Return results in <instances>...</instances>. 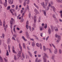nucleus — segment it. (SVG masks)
I'll list each match as a JSON object with an SVG mask.
<instances>
[{
  "label": "nucleus",
  "mask_w": 62,
  "mask_h": 62,
  "mask_svg": "<svg viewBox=\"0 0 62 62\" xmlns=\"http://www.w3.org/2000/svg\"><path fill=\"white\" fill-rule=\"evenodd\" d=\"M46 5H45V6L44 5V7H45V8H45L46 10H48L49 9V7H50V4H49V5L48 6V7H47V3H46Z\"/></svg>",
  "instance_id": "obj_1"
},
{
  "label": "nucleus",
  "mask_w": 62,
  "mask_h": 62,
  "mask_svg": "<svg viewBox=\"0 0 62 62\" xmlns=\"http://www.w3.org/2000/svg\"><path fill=\"white\" fill-rule=\"evenodd\" d=\"M55 38H57V37H58V40H57L56 42H58L60 40V39H61L60 36H58V35H57L56 34H55Z\"/></svg>",
  "instance_id": "obj_2"
},
{
  "label": "nucleus",
  "mask_w": 62,
  "mask_h": 62,
  "mask_svg": "<svg viewBox=\"0 0 62 62\" xmlns=\"http://www.w3.org/2000/svg\"><path fill=\"white\" fill-rule=\"evenodd\" d=\"M29 0H25L24 2L23 5L24 6H25L26 5V3L27 5H28L29 4Z\"/></svg>",
  "instance_id": "obj_3"
},
{
  "label": "nucleus",
  "mask_w": 62,
  "mask_h": 62,
  "mask_svg": "<svg viewBox=\"0 0 62 62\" xmlns=\"http://www.w3.org/2000/svg\"><path fill=\"white\" fill-rule=\"evenodd\" d=\"M5 2H4L3 4V5L5 6V7H7V0H5Z\"/></svg>",
  "instance_id": "obj_4"
},
{
  "label": "nucleus",
  "mask_w": 62,
  "mask_h": 62,
  "mask_svg": "<svg viewBox=\"0 0 62 62\" xmlns=\"http://www.w3.org/2000/svg\"><path fill=\"white\" fill-rule=\"evenodd\" d=\"M11 20L10 21V23H13L14 22H15V20L13 19V18H11Z\"/></svg>",
  "instance_id": "obj_5"
},
{
  "label": "nucleus",
  "mask_w": 62,
  "mask_h": 62,
  "mask_svg": "<svg viewBox=\"0 0 62 62\" xmlns=\"http://www.w3.org/2000/svg\"><path fill=\"white\" fill-rule=\"evenodd\" d=\"M43 58L44 59V62H46V58H45L44 56H43Z\"/></svg>",
  "instance_id": "obj_6"
},
{
  "label": "nucleus",
  "mask_w": 62,
  "mask_h": 62,
  "mask_svg": "<svg viewBox=\"0 0 62 62\" xmlns=\"http://www.w3.org/2000/svg\"><path fill=\"white\" fill-rule=\"evenodd\" d=\"M48 32L49 34H51V29H50V28H49L48 30Z\"/></svg>",
  "instance_id": "obj_7"
},
{
  "label": "nucleus",
  "mask_w": 62,
  "mask_h": 62,
  "mask_svg": "<svg viewBox=\"0 0 62 62\" xmlns=\"http://www.w3.org/2000/svg\"><path fill=\"white\" fill-rule=\"evenodd\" d=\"M48 50L49 51L50 53H52V52L51 51V50L48 48H46V49H45V51H46V50Z\"/></svg>",
  "instance_id": "obj_8"
},
{
  "label": "nucleus",
  "mask_w": 62,
  "mask_h": 62,
  "mask_svg": "<svg viewBox=\"0 0 62 62\" xmlns=\"http://www.w3.org/2000/svg\"><path fill=\"white\" fill-rule=\"evenodd\" d=\"M28 53L30 56L31 57H32V54L31 53V52L29 51H28Z\"/></svg>",
  "instance_id": "obj_9"
},
{
  "label": "nucleus",
  "mask_w": 62,
  "mask_h": 62,
  "mask_svg": "<svg viewBox=\"0 0 62 62\" xmlns=\"http://www.w3.org/2000/svg\"><path fill=\"white\" fill-rule=\"evenodd\" d=\"M43 56H44L45 57V58H46V57H47V58H48V56H47V54H46L45 53H44V55Z\"/></svg>",
  "instance_id": "obj_10"
},
{
  "label": "nucleus",
  "mask_w": 62,
  "mask_h": 62,
  "mask_svg": "<svg viewBox=\"0 0 62 62\" xmlns=\"http://www.w3.org/2000/svg\"><path fill=\"white\" fill-rule=\"evenodd\" d=\"M41 4L43 6V7L44 8H45V7H44V2H43L42 3H41Z\"/></svg>",
  "instance_id": "obj_11"
},
{
  "label": "nucleus",
  "mask_w": 62,
  "mask_h": 62,
  "mask_svg": "<svg viewBox=\"0 0 62 62\" xmlns=\"http://www.w3.org/2000/svg\"><path fill=\"white\" fill-rule=\"evenodd\" d=\"M10 23V27L11 28H12V24H13V23H11V22Z\"/></svg>",
  "instance_id": "obj_12"
},
{
  "label": "nucleus",
  "mask_w": 62,
  "mask_h": 62,
  "mask_svg": "<svg viewBox=\"0 0 62 62\" xmlns=\"http://www.w3.org/2000/svg\"><path fill=\"white\" fill-rule=\"evenodd\" d=\"M57 49H55V50L54 51V53L55 54H57Z\"/></svg>",
  "instance_id": "obj_13"
},
{
  "label": "nucleus",
  "mask_w": 62,
  "mask_h": 62,
  "mask_svg": "<svg viewBox=\"0 0 62 62\" xmlns=\"http://www.w3.org/2000/svg\"><path fill=\"white\" fill-rule=\"evenodd\" d=\"M42 11H43V12H44V13L45 16H46V12H45V11H44V10H42Z\"/></svg>",
  "instance_id": "obj_14"
},
{
  "label": "nucleus",
  "mask_w": 62,
  "mask_h": 62,
  "mask_svg": "<svg viewBox=\"0 0 62 62\" xmlns=\"http://www.w3.org/2000/svg\"><path fill=\"white\" fill-rule=\"evenodd\" d=\"M32 46H33V47L34 46H35V43H34V42H33L32 43Z\"/></svg>",
  "instance_id": "obj_15"
},
{
  "label": "nucleus",
  "mask_w": 62,
  "mask_h": 62,
  "mask_svg": "<svg viewBox=\"0 0 62 62\" xmlns=\"http://www.w3.org/2000/svg\"><path fill=\"white\" fill-rule=\"evenodd\" d=\"M36 45L37 46H38V47H39V44L38 43H37L36 44Z\"/></svg>",
  "instance_id": "obj_16"
},
{
  "label": "nucleus",
  "mask_w": 62,
  "mask_h": 62,
  "mask_svg": "<svg viewBox=\"0 0 62 62\" xmlns=\"http://www.w3.org/2000/svg\"><path fill=\"white\" fill-rule=\"evenodd\" d=\"M23 47L25 49V44L23 43Z\"/></svg>",
  "instance_id": "obj_17"
},
{
  "label": "nucleus",
  "mask_w": 62,
  "mask_h": 62,
  "mask_svg": "<svg viewBox=\"0 0 62 62\" xmlns=\"http://www.w3.org/2000/svg\"><path fill=\"white\" fill-rule=\"evenodd\" d=\"M12 52L13 53H14V54H17V52H15V51L14 50H13Z\"/></svg>",
  "instance_id": "obj_18"
},
{
  "label": "nucleus",
  "mask_w": 62,
  "mask_h": 62,
  "mask_svg": "<svg viewBox=\"0 0 62 62\" xmlns=\"http://www.w3.org/2000/svg\"><path fill=\"white\" fill-rule=\"evenodd\" d=\"M22 38L23 39V40H25V41H27V40H26V39H25V38H24V36H23L22 37Z\"/></svg>",
  "instance_id": "obj_19"
},
{
  "label": "nucleus",
  "mask_w": 62,
  "mask_h": 62,
  "mask_svg": "<svg viewBox=\"0 0 62 62\" xmlns=\"http://www.w3.org/2000/svg\"><path fill=\"white\" fill-rule=\"evenodd\" d=\"M59 54H61V53H62V51H61V50L60 49H59Z\"/></svg>",
  "instance_id": "obj_20"
},
{
  "label": "nucleus",
  "mask_w": 62,
  "mask_h": 62,
  "mask_svg": "<svg viewBox=\"0 0 62 62\" xmlns=\"http://www.w3.org/2000/svg\"><path fill=\"white\" fill-rule=\"evenodd\" d=\"M17 56L18 58L20 57V56H21V55L20 54H18L17 55Z\"/></svg>",
  "instance_id": "obj_21"
},
{
  "label": "nucleus",
  "mask_w": 62,
  "mask_h": 62,
  "mask_svg": "<svg viewBox=\"0 0 62 62\" xmlns=\"http://www.w3.org/2000/svg\"><path fill=\"white\" fill-rule=\"evenodd\" d=\"M14 60H16V57H17V56H16L15 55H14Z\"/></svg>",
  "instance_id": "obj_22"
},
{
  "label": "nucleus",
  "mask_w": 62,
  "mask_h": 62,
  "mask_svg": "<svg viewBox=\"0 0 62 62\" xmlns=\"http://www.w3.org/2000/svg\"><path fill=\"white\" fill-rule=\"evenodd\" d=\"M3 25L4 26H5V24H6V23H5V21H4L3 23Z\"/></svg>",
  "instance_id": "obj_23"
},
{
  "label": "nucleus",
  "mask_w": 62,
  "mask_h": 62,
  "mask_svg": "<svg viewBox=\"0 0 62 62\" xmlns=\"http://www.w3.org/2000/svg\"><path fill=\"white\" fill-rule=\"evenodd\" d=\"M10 6H9L8 8H7V10H9V9H10Z\"/></svg>",
  "instance_id": "obj_24"
},
{
  "label": "nucleus",
  "mask_w": 62,
  "mask_h": 62,
  "mask_svg": "<svg viewBox=\"0 0 62 62\" xmlns=\"http://www.w3.org/2000/svg\"><path fill=\"white\" fill-rule=\"evenodd\" d=\"M52 45V46L53 47H54V48H55V46H54V45L53 44H51Z\"/></svg>",
  "instance_id": "obj_25"
},
{
  "label": "nucleus",
  "mask_w": 62,
  "mask_h": 62,
  "mask_svg": "<svg viewBox=\"0 0 62 62\" xmlns=\"http://www.w3.org/2000/svg\"><path fill=\"white\" fill-rule=\"evenodd\" d=\"M4 60L6 62H8V60H7L6 58H4Z\"/></svg>",
  "instance_id": "obj_26"
},
{
  "label": "nucleus",
  "mask_w": 62,
  "mask_h": 62,
  "mask_svg": "<svg viewBox=\"0 0 62 62\" xmlns=\"http://www.w3.org/2000/svg\"><path fill=\"white\" fill-rule=\"evenodd\" d=\"M4 37H5V34H4L3 33L2 34V37L3 39L4 38Z\"/></svg>",
  "instance_id": "obj_27"
},
{
  "label": "nucleus",
  "mask_w": 62,
  "mask_h": 62,
  "mask_svg": "<svg viewBox=\"0 0 62 62\" xmlns=\"http://www.w3.org/2000/svg\"><path fill=\"white\" fill-rule=\"evenodd\" d=\"M43 50L44 51H45V46H44L43 47Z\"/></svg>",
  "instance_id": "obj_28"
},
{
  "label": "nucleus",
  "mask_w": 62,
  "mask_h": 62,
  "mask_svg": "<svg viewBox=\"0 0 62 62\" xmlns=\"http://www.w3.org/2000/svg\"><path fill=\"white\" fill-rule=\"evenodd\" d=\"M38 58H37L35 60V62H38Z\"/></svg>",
  "instance_id": "obj_29"
},
{
  "label": "nucleus",
  "mask_w": 62,
  "mask_h": 62,
  "mask_svg": "<svg viewBox=\"0 0 62 62\" xmlns=\"http://www.w3.org/2000/svg\"><path fill=\"white\" fill-rule=\"evenodd\" d=\"M52 17L54 18L55 17V15L54 14L52 15Z\"/></svg>",
  "instance_id": "obj_30"
},
{
  "label": "nucleus",
  "mask_w": 62,
  "mask_h": 62,
  "mask_svg": "<svg viewBox=\"0 0 62 62\" xmlns=\"http://www.w3.org/2000/svg\"><path fill=\"white\" fill-rule=\"evenodd\" d=\"M27 9L28 10H29V7L28 6V5H27Z\"/></svg>",
  "instance_id": "obj_31"
},
{
  "label": "nucleus",
  "mask_w": 62,
  "mask_h": 62,
  "mask_svg": "<svg viewBox=\"0 0 62 62\" xmlns=\"http://www.w3.org/2000/svg\"><path fill=\"white\" fill-rule=\"evenodd\" d=\"M54 56H53L52 57V58H51V59H52V60H53L54 59Z\"/></svg>",
  "instance_id": "obj_32"
},
{
  "label": "nucleus",
  "mask_w": 62,
  "mask_h": 62,
  "mask_svg": "<svg viewBox=\"0 0 62 62\" xmlns=\"http://www.w3.org/2000/svg\"><path fill=\"white\" fill-rule=\"evenodd\" d=\"M18 5H16V10H17V9H18Z\"/></svg>",
  "instance_id": "obj_33"
},
{
  "label": "nucleus",
  "mask_w": 62,
  "mask_h": 62,
  "mask_svg": "<svg viewBox=\"0 0 62 62\" xmlns=\"http://www.w3.org/2000/svg\"><path fill=\"white\" fill-rule=\"evenodd\" d=\"M29 18H30V17H31V14H30V13L29 14Z\"/></svg>",
  "instance_id": "obj_34"
},
{
  "label": "nucleus",
  "mask_w": 62,
  "mask_h": 62,
  "mask_svg": "<svg viewBox=\"0 0 62 62\" xmlns=\"http://www.w3.org/2000/svg\"><path fill=\"white\" fill-rule=\"evenodd\" d=\"M34 11L35 12H36L37 11H38V10L36 9H35Z\"/></svg>",
  "instance_id": "obj_35"
},
{
  "label": "nucleus",
  "mask_w": 62,
  "mask_h": 62,
  "mask_svg": "<svg viewBox=\"0 0 62 62\" xmlns=\"http://www.w3.org/2000/svg\"><path fill=\"white\" fill-rule=\"evenodd\" d=\"M40 49H41H41H42V46H41V44H40Z\"/></svg>",
  "instance_id": "obj_36"
},
{
  "label": "nucleus",
  "mask_w": 62,
  "mask_h": 62,
  "mask_svg": "<svg viewBox=\"0 0 62 62\" xmlns=\"http://www.w3.org/2000/svg\"><path fill=\"white\" fill-rule=\"evenodd\" d=\"M23 58L24 59L25 57H24V54H23Z\"/></svg>",
  "instance_id": "obj_37"
},
{
  "label": "nucleus",
  "mask_w": 62,
  "mask_h": 62,
  "mask_svg": "<svg viewBox=\"0 0 62 62\" xmlns=\"http://www.w3.org/2000/svg\"><path fill=\"white\" fill-rule=\"evenodd\" d=\"M37 51H35L34 52V54H37Z\"/></svg>",
  "instance_id": "obj_38"
},
{
  "label": "nucleus",
  "mask_w": 62,
  "mask_h": 62,
  "mask_svg": "<svg viewBox=\"0 0 62 62\" xmlns=\"http://www.w3.org/2000/svg\"><path fill=\"white\" fill-rule=\"evenodd\" d=\"M12 39H13L14 40H15V41H16V40H15V38H14V37H12Z\"/></svg>",
  "instance_id": "obj_39"
},
{
  "label": "nucleus",
  "mask_w": 62,
  "mask_h": 62,
  "mask_svg": "<svg viewBox=\"0 0 62 62\" xmlns=\"http://www.w3.org/2000/svg\"><path fill=\"white\" fill-rule=\"evenodd\" d=\"M53 27H54L53 26H51V28L53 30L54 29Z\"/></svg>",
  "instance_id": "obj_40"
},
{
  "label": "nucleus",
  "mask_w": 62,
  "mask_h": 62,
  "mask_svg": "<svg viewBox=\"0 0 62 62\" xmlns=\"http://www.w3.org/2000/svg\"><path fill=\"white\" fill-rule=\"evenodd\" d=\"M40 17H39V21H38V22H39H39H40Z\"/></svg>",
  "instance_id": "obj_41"
},
{
  "label": "nucleus",
  "mask_w": 62,
  "mask_h": 62,
  "mask_svg": "<svg viewBox=\"0 0 62 62\" xmlns=\"http://www.w3.org/2000/svg\"><path fill=\"white\" fill-rule=\"evenodd\" d=\"M19 48L21 49V51H22V47L21 46L19 47Z\"/></svg>",
  "instance_id": "obj_42"
},
{
  "label": "nucleus",
  "mask_w": 62,
  "mask_h": 62,
  "mask_svg": "<svg viewBox=\"0 0 62 62\" xmlns=\"http://www.w3.org/2000/svg\"><path fill=\"white\" fill-rule=\"evenodd\" d=\"M0 61L1 62H3V59H2V60H0Z\"/></svg>",
  "instance_id": "obj_43"
},
{
  "label": "nucleus",
  "mask_w": 62,
  "mask_h": 62,
  "mask_svg": "<svg viewBox=\"0 0 62 62\" xmlns=\"http://www.w3.org/2000/svg\"><path fill=\"white\" fill-rule=\"evenodd\" d=\"M53 10L54 11V12H55V8H54L53 9Z\"/></svg>",
  "instance_id": "obj_44"
},
{
  "label": "nucleus",
  "mask_w": 62,
  "mask_h": 62,
  "mask_svg": "<svg viewBox=\"0 0 62 62\" xmlns=\"http://www.w3.org/2000/svg\"><path fill=\"white\" fill-rule=\"evenodd\" d=\"M10 41V39H8V42H9Z\"/></svg>",
  "instance_id": "obj_45"
},
{
  "label": "nucleus",
  "mask_w": 62,
  "mask_h": 62,
  "mask_svg": "<svg viewBox=\"0 0 62 62\" xmlns=\"http://www.w3.org/2000/svg\"><path fill=\"white\" fill-rule=\"evenodd\" d=\"M56 1L58 2H61V1L59 0H57Z\"/></svg>",
  "instance_id": "obj_46"
},
{
  "label": "nucleus",
  "mask_w": 62,
  "mask_h": 62,
  "mask_svg": "<svg viewBox=\"0 0 62 62\" xmlns=\"http://www.w3.org/2000/svg\"><path fill=\"white\" fill-rule=\"evenodd\" d=\"M49 38V36L47 37L46 38V40H48V39Z\"/></svg>",
  "instance_id": "obj_47"
},
{
  "label": "nucleus",
  "mask_w": 62,
  "mask_h": 62,
  "mask_svg": "<svg viewBox=\"0 0 62 62\" xmlns=\"http://www.w3.org/2000/svg\"><path fill=\"white\" fill-rule=\"evenodd\" d=\"M55 21L56 22V23H58V20H56Z\"/></svg>",
  "instance_id": "obj_48"
},
{
  "label": "nucleus",
  "mask_w": 62,
  "mask_h": 62,
  "mask_svg": "<svg viewBox=\"0 0 62 62\" xmlns=\"http://www.w3.org/2000/svg\"><path fill=\"white\" fill-rule=\"evenodd\" d=\"M5 26H4V27H5V28H8V25H6Z\"/></svg>",
  "instance_id": "obj_49"
},
{
  "label": "nucleus",
  "mask_w": 62,
  "mask_h": 62,
  "mask_svg": "<svg viewBox=\"0 0 62 62\" xmlns=\"http://www.w3.org/2000/svg\"><path fill=\"white\" fill-rule=\"evenodd\" d=\"M42 35H43V33H41L40 34V35L41 37H42Z\"/></svg>",
  "instance_id": "obj_50"
},
{
  "label": "nucleus",
  "mask_w": 62,
  "mask_h": 62,
  "mask_svg": "<svg viewBox=\"0 0 62 62\" xmlns=\"http://www.w3.org/2000/svg\"><path fill=\"white\" fill-rule=\"evenodd\" d=\"M26 27L27 29H28V25H26Z\"/></svg>",
  "instance_id": "obj_51"
},
{
  "label": "nucleus",
  "mask_w": 62,
  "mask_h": 62,
  "mask_svg": "<svg viewBox=\"0 0 62 62\" xmlns=\"http://www.w3.org/2000/svg\"><path fill=\"white\" fill-rule=\"evenodd\" d=\"M2 23L1 22H0V25L2 26Z\"/></svg>",
  "instance_id": "obj_52"
},
{
  "label": "nucleus",
  "mask_w": 62,
  "mask_h": 62,
  "mask_svg": "<svg viewBox=\"0 0 62 62\" xmlns=\"http://www.w3.org/2000/svg\"><path fill=\"white\" fill-rule=\"evenodd\" d=\"M55 29V31H58V30L57 29Z\"/></svg>",
  "instance_id": "obj_53"
},
{
  "label": "nucleus",
  "mask_w": 62,
  "mask_h": 62,
  "mask_svg": "<svg viewBox=\"0 0 62 62\" xmlns=\"http://www.w3.org/2000/svg\"><path fill=\"white\" fill-rule=\"evenodd\" d=\"M13 31L15 33L16 31H15V28H13Z\"/></svg>",
  "instance_id": "obj_54"
},
{
  "label": "nucleus",
  "mask_w": 62,
  "mask_h": 62,
  "mask_svg": "<svg viewBox=\"0 0 62 62\" xmlns=\"http://www.w3.org/2000/svg\"><path fill=\"white\" fill-rule=\"evenodd\" d=\"M41 60H39L37 62H41Z\"/></svg>",
  "instance_id": "obj_55"
},
{
  "label": "nucleus",
  "mask_w": 62,
  "mask_h": 62,
  "mask_svg": "<svg viewBox=\"0 0 62 62\" xmlns=\"http://www.w3.org/2000/svg\"><path fill=\"white\" fill-rule=\"evenodd\" d=\"M24 21V20H23V19H22L21 20V23H22L23 22V21Z\"/></svg>",
  "instance_id": "obj_56"
},
{
  "label": "nucleus",
  "mask_w": 62,
  "mask_h": 62,
  "mask_svg": "<svg viewBox=\"0 0 62 62\" xmlns=\"http://www.w3.org/2000/svg\"><path fill=\"white\" fill-rule=\"evenodd\" d=\"M28 21H27L26 22V24H27V25H28Z\"/></svg>",
  "instance_id": "obj_57"
},
{
  "label": "nucleus",
  "mask_w": 62,
  "mask_h": 62,
  "mask_svg": "<svg viewBox=\"0 0 62 62\" xmlns=\"http://www.w3.org/2000/svg\"><path fill=\"white\" fill-rule=\"evenodd\" d=\"M23 33V31H20L19 32V33L21 34V33Z\"/></svg>",
  "instance_id": "obj_58"
},
{
  "label": "nucleus",
  "mask_w": 62,
  "mask_h": 62,
  "mask_svg": "<svg viewBox=\"0 0 62 62\" xmlns=\"http://www.w3.org/2000/svg\"><path fill=\"white\" fill-rule=\"evenodd\" d=\"M15 7V6H14V5H13L12 6V8H14Z\"/></svg>",
  "instance_id": "obj_59"
},
{
  "label": "nucleus",
  "mask_w": 62,
  "mask_h": 62,
  "mask_svg": "<svg viewBox=\"0 0 62 62\" xmlns=\"http://www.w3.org/2000/svg\"><path fill=\"white\" fill-rule=\"evenodd\" d=\"M38 57H41V55L40 54V55H38Z\"/></svg>",
  "instance_id": "obj_60"
},
{
  "label": "nucleus",
  "mask_w": 62,
  "mask_h": 62,
  "mask_svg": "<svg viewBox=\"0 0 62 62\" xmlns=\"http://www.w3.org/2000/svg\"><path fill=\"white\" fill-rule=\"evenodd\" d=\"M40 31H42V28L41 27H40Z\"/></svg>",
  "instance_id": "obj_61"
},
{
  "label": "nucleus",
  "mask_w": 62,
  "mask_h": 62,
  "mask_svg": "<svg viewBox=\"0 0 62 62\" xmlns=\"http://www.w3.org/2000/svg\"><path fill=\"white\" fill-rule=\"evenodd\" d=\"M47 24H46V26L45 27V28H47Z\"/></svg>",
  "instance_id": "obj_62"
},
{
  "label": "nucleus",
  "mask_w": 62,
  "mask_h": 62,
  "mask_svg": "<svg viewBox=\"0 0 62 62\" xmlns=\"http://www.w3.org/2000/svg\"><path fill=\"white\" fill-rule=\"evenodd\" d=\"M54 18V20H55V21H56V20H57V18H56V17Z\"/></svg>",
  "instance_id": "obj_63"
},
{
  "label": "nucleus",
  "mask_w": 62,
  "mask_h": 62,
  "mask_svg": "<svg viewBox=\"0 0 62 62\" xmlns=\"http://www.w3.org/2000/svg\"><path fill=\"white\" fill-rule=\"evenodd\" d=\"M36 13H37V14H36V15H37V14H39V12H38V11H37L36 12Z\"/></svg>",
  "instance_id": "obj_64"
}]
</instances>
